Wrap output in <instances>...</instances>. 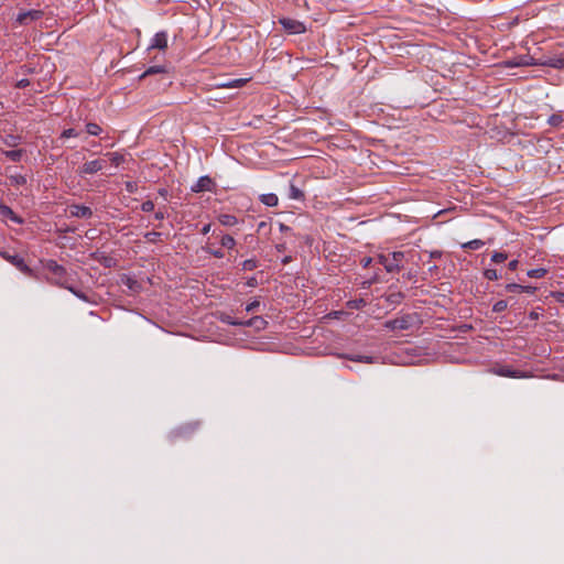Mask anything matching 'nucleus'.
Returning a JSON list of instances; mask_svg holds the SVG:
<instances>
[{
	"instance_id": "nucleus-50",
	"label": "nucleus",
	"mask_w": 564,
	"mask_h": 564,
	"mask_svg": "<svg viewBox=\"0 0 564 564\" xmlns=\"http://www.w3.org/2000/svg\"><path fill=\"white\" fill-rule=\"evenodd\" d=\"M154 218H155L156 220H163V219L165 218V214H164V212H162V210H158V212H155V214H154Z\"/></svg>"
},
{
	"instance_id": "nucleus-7",
	"label": "nucleus",
	"mask_w": 564,
	"mask_h": 564,
	"mask_svg": "<svg viewBox=\"0 0 564 564\" xmlns=\"http://www.w3.org/2000/svg\"><path fill=\"white\" fill-rule=\"evenodd\" d=\"M279 23L282 25L283 30L289 34H301L306 31L304 23L295 19L281 18L279 19Z\"/></svg>"
},
{
	"instance_id": "nucleus-33",
	"label": "nucleus",
	"mask_w": 564,
	"mask_h": 564,
	"mask_svg": "<svg viewBox=\"0 0 564 564\" xmlns=\"http://www.w3.org/2000/svg\"><path fill=\"white\" fill-rule=\"evenodd\" d=\"M66 290H68L70 293H73L76 297H78L85 302H89L88 296L84 292L75 289L73 285L69 284L68 288H66Z\"/></svg>"
},
{
	"instance_id": "nucleus-35",
	"label": "nucleus",
	"mask_w": 564,
	"mask_h": 564,
	"mask_svg": "<svg viewBox=\"0 0 564 564\" xmlns=\"http://www.w3.org/2000/svg\"><path fill=\"white\" fill-rule=\"evenodd\" d=\"M162 234L159 231H150L144 235L148 242L155 243L161 238Z\"/></svg>"
},
{
	"instance_id": "nucleus-23",
	"label": "nucleus",
	"mask_w": 564,
	"mask_h": 564,
	"mask_svg": "<svg viewBox=\"0 0 564 564\" xmlns=\"http://www.w3.org/2000/svg\"><path fill=\"white\" fill-rule=\"evenodd\" d=\"M22 141V137L19 134H7L3 138V143L9 148L18 147Z\"/></svg>"
},
{
	"instance_id": "nucleus-44",
	"label": "nucleus",
	"mask_w": 564,
	"mask_h": 564,
	"mask_svg": "<svg viewBox=\"0 0 564 564\" xmlns=\"http://www.w3.org/2000/svg\"><path fill=\"white\" fill-rule=\"evenodd\" d=\"M259 306H260V302L259 301H253V302L247 304L246 312H248V313L254 312V311H257V308Z\"/></svg>"
},
{
	"instance_id": "nucleus-1",
	"label": "nucleus",
	"mask_w": 564,
	"mask_h": 564,
	"mask_svg": "<svg viewBox=\"0 0 564 564\" xmlns=\"http://www.w3.org/2000/svg\"><path fill=\"white\" fill-rule=\"evenodd\" d=\"M41 264L44 270L51 273V276H46V281L55 286L66 289L69 283V274L65 267L58 264L53 259L41 260Z\"/></svg>"
},
{
	"instance_id": "nucleus-42",
	"label": "nucleus",
	"mask_w": 564,
	"mask_h": 564,
	"mask_svg": "<svg viewBox=\"0 0 564 564\" xmlns=\"http://www.w3.org/2000/svg\"><path fill=\"white\" fill-rule=\"evenodd\" d=\"M11 181L15 185H24V184H26V177L23 176V175H20V174L11 176Z\"/></svg>"
},
{
	"instance_id": "nucleus-24",
	"label": "nucleus",
	"mask_w": 564,
	"mask_h": 564,
	"mask_svg": "<svg viewBox=\"0 0 564 564\" xmlns=\"http://www.w3.org/2000/svg\"><path fill=\"white\" fill-rule=\"evenodd\" d=\"M289 198L294 200H303L304 193L297 186L291 183L289 187Z\"/></svg>"
},
{
	"instance_id": "nucleus-10",
	"label": "nucleus",
	"mask_w": 564,
	"mask_h": 564,
	"mask_svg": "<svg viewBox=\"0 0 564 564\" xmlns=\"http://www.w3.org/2000/svg\"><path fill=\"white\" fill-rule=\"evenodd\" d=\"M508 67H521V66H539V59H535L531 55H520L512 59L507 61Z\"/></svg>"
},
{
	"instance_id": "nucleus-15",
	"label": "nucleus",
	"mask_w": 564,
	"mask_h": 564,
	"mask_svg": "<svg viewBox=\"0 0 564 564\" xmlns=\"http://www.w3.org/2000/svg\"><path fill=\"white\" fill-rule=\"evenodd\" d=\"M0 216L8 218L18 225H22L24 223L22 217L17 215L11 207L4 204H0Z\"/></svg>"
},
{
	"instance_id": "nucleus-48",
	"label": "nucleus",
	"mask_w": 564,
	"mask_h": 564,
	"mask_svg": "<svg viewBox=\"0 0 564 564\" xmlns=\"http://www.w3.org/2000/svg\"><path fill=\"white\" fill-rule=\"evenodd\" d=\"M372 262V259L370 257H365L360 260V264L364 267V268H368Z\"/></svg>"
},
{
	"instance_id": "nucleus-45",
	"label": "nucleus",
	"mask_w": 564,
	"mask_h": 564,
	"mask_svg": "<svg viewBox=\"0 0 564 564\" xmlns=\"http://www.w3.org/2000/svg\"><path fill=\"white\" fill-rule=\"evenodd\" d=\"M389 258H390V256L379 254L378 261L380 264H382L386 268V265L388 264Z\"/></svg>"
},
{
	"instance_id": "nucleus-34",
	"label": "nucleus",
	"mask_w": 564,
	"mask_h": 564,
	"mask_svg": "<svg viewBox=\"0 0 564 564\" xmlns=\"http://www.w3.org/2000/svg\"><path fill=\"white\" fill-rule=\"evenodd\" d=\"M547 122L552 127H557L563 122V117L560 113H554L549 117Z\"/></svg>"
},
{
	"instance_id": "nucleus-27",
	"label": "nucleus",
	"mask_w": 564,
	"mask_h": 564,
	"mask_svg": "<svg viewBox=\"0 0 564 564\" xmlns=\"http://www.w3.org/2000/svg\"><path fill=\"white\" fill-rule=\"evenodd\" d=\"M166 72V68L165 66L163 65H155V66H150L147 68V70L141 75V78H144L147 76H150V75H154V74H161V73H165Z\"/></svg>"
},
{
	"instance_id": "nucleus-12",
	"label": "nucleus",
	"mask_w": 564,
	"mask_h": 564,
	"mask_svg": "<svg viewBox=\"0 0 564 564\" xmlns=\"http://www.w3.org/2000/svg\"><path fill=\"white\" fill-rule=\"evenodd\" d=\"M268 322L262 316H253L248 321L242 322H229V325L232 326H246L253 327L257 330H262L265 328Z\"/></svg>"
},
{
	"instance_id": "nucleus-9",
	"label": "nucleus",
	"mask_w": 564,
	"mask_h": 564,
	"mask_svg": "<svg viewBox=\"0 0 564 564\" xmlns=\"http://www.w3.org/2000/svg\"><path fill=\"white\" fill-rule=\"evenodd\" d=\"M191 191L193 193L215 192L216 183L208 175H204L200 176L194 185H192Z\"/></svg>"
},
{
	"instance_id": "nucleus-31",
	"label": "nucleus",
	"mask_w": 564,
	"mask_h": 564,
	"mask_svg": "<svg viewBox=\"0 0 564 564\" xmlns=\"http://www.w3.org/2000/svg\"><path fill=\"white\" fill-rule=\"evenodd\" d=\"M546 273H547L546 269H544V268H536V269L529 270L527 274H528L529 278H532V279H541Z\"/></svg>"
},
{
	"instance_id": "nucleus-5",
	"label": "nucleus",
	"mask_w": 564,
	"mask_h": 564,
	"mask_svg": "<svg viewBox=\"0 0 564 564\" xmlns=\"http://www.w3.org/2000/svg\"><path fill=\"white\" fill-rule=\"evenodd\" d=\"M0 257L14 265L20 272L28 276H33V270L25 263L19 254H10L8 251L0 250Z\"/></svg>"
},
{
	"instance_id": "nucleus-22",
	"label": "nucleus",
	"mask_w": 564,
	"mask_h": 564,
	"mask_svg": "<svg viewBox=\"0 0 564 564\" xmlns=\"http://www.w3.org/2000/svg\"><path fill=\"white\" fill-rule=\"evenodd\" d=\"M219 242L221 247L227 248L229 250L234 249L237 245L235 238L228 234H221Z\"/></svg>"
},
{
	"instance_id": "nucleus-49",
	"label": "nucleus",
	"mask_w": 564,
	"mask_h": 564,
	"mask_svg": "<svg viewBox=\"0 0 564 564\" xmlns=\"http://www.w3.org/2000/svg\"><path fill=\"white\" fill-rule=\"evenodd\" d=\"M518 264H519V261H518V260H512V261H510V262L508 263V269H509L510 271H514V270H517Z\"/></svg>"
},
{
	"instance_id": "nucleus-51",
	"label": "nucleus",
	"mask_w": 564,
	"mask_h": 564,
	"mask_svg": "<svg viewBox=\"0 0 564 564\" xmlns=\"http://www.w3.org/2000/svg\"><path fill=\"white\" fill-rule=\"evenodd\" d=\"M257 284H258V281L254 276L248 279V281H247L248 286L254 288V286H257Z\"/></svg>"
},
{
	"instance_id": "nucleus-32",
	"label": "nucleus",
	"mask_w": 564,
	"mask_h": 564,
	"mask_svg": "<svg viewBox=\"0 0 564 564\" xmlns=\"http://www.w3.org/2000/svg\"><path fill=\"white\" fill-rule=\"evenodd\" d=\"M258 268V261L256 259H248L241 262L242 271H252Z\"/></svg>"
},
{
	"instance_id": "nucleus-36",
	"label": "nucleus",
	"mask_w": 564,
	"mask_h": 564,
	"mask_svg": "<svg viewBox=\"0 0 564 564\" xmlns=\"http://www.w3.org/2000/svg\"><path fill=\"white\" fill-rule=\"evenodd\" d=\"M508 259V254L506 252H494L491 256V261L495 263H501Z\"/></svg>"
},
{
	"instance_id": "nucleus-20",
	"label": "nucleus",
	"mask_w": 564,
	"mask_h": 564,
	"mask_svg": "<svg viewBox=\"0 0 564 564\" xmlns=\"http://www.w3.org/2000/svg\"><path fill=\"white\" fill-rule=\"evenodd\" d=\"M384 299L391 305H399L404 300V294L402 292H391Z\"/></svg>"
},
{
	"instance_id": "nucleus-60",
	"label": "nucleus",
	"mask_w": 564,
	"mask_h": 564,
	"mask_svg": "<svg viewBox=\"0 0 564 564\" xmlns=\"http://www.w3.org/2000/svg\"><path fill=\"white\" fill-rule=\"evenodd\" d=\"M429 271H430L431 273H433V272H437V271H438V268H437V265L433 264V265H431V267L429 268Z\"/></svg>"
},
{
	"instance_id": "nucleus-43",
	"label": "nucleus",
	"mask_w": 564,
	"mask_h": 564,
	"mask_svg": "<svg viewBox=\"0 0 564 564\" xmlns=\"http://www.w3.org/2000/svg\"><path fill=\"white\" fill-rule=\"evenodd\" d=\"M77 135H78V132L75 129L69 128L62 132L61 138H73V137H77Z\"/></svg>"
},
{
	"instance_id": "nucleus-3",
	"label": "nucleus",
	"mask_w": 564,
	"mask_h": 564,
	"mask_svg": "<svg viewBox=\"0 0 564 564\" xmlns=\"http://www.w3.org/2000/svg\"><path fill=\"white\" fill-rule=\"evenodd\" d=\"M199 423L198 422H187L184 423L169 434V438L172 442H176L177 440H186L189 438L192 435L195 434V432L198 430Z\"/></svg>"
},
{
	"instance_id": "nucleus-63",
	"label": "nucleus",
	"mask_w": 564,
	"mask_h": 564,
	"mask_svg": "<svg viewBox=\"0 0 564 564\" xmlns=\"http://www.w3.org/2000/svg\"><path fill=\"white\" fill-rule=\"evenodd\" d=\"M165 193H166V191H165V189H163V191H161V192H160V194H161V195H164Z\"/></svg>"
},
{
	"instance_id": "nucleus-26",
	"label": "nucleus",
	"mask_w": 564,
	"mask_h": 564,
	"mask_svg": "<svg viewBox=\"0 0 564 564\" xmlns=\"http://www.w3.org/2000/svg\"><path fill=\"white\" fill-rule=\"evenodd\" d=\"M105 156H107L115 166H119L124 161V156L118 152H108Z\"/></svg>"
},
{
	"instance_id": "nucleus-17",
	"label": "nucleus",
	"mask_w": 564,
	"mask_h": 564,
	"mask_svg": "<svg viewBox=\"0 0 564 564\" xmlns=\"http://www.w3.org/2000/svg\"><path fill=\"white\" fill-rule=\"evenodd\" d=\"M217 219L225 227H232L238 224V218L231 214H220Z\"/></svg>"
},
{
	"instance_id": "nucleus-13",
	"label": "nucleus",
	"mask_w": 564,
	"mask_h": 564,
	"mask_svg": "<svg viewBox=\"0 0 564 564\" xmlns=\"http://www.w3.org/2000/svg\"><path fill=\"white\" fill-rule=\"evenodd\" d=\"M167 47V34L164 31L158 32L151 40L149 50L158 48L164 51Z\"/></svg>"
},
{
	"instance_id": "nucleus-38",
	"label": "nucleus",
	"mask_w": 564,
	"mask_h": 564,
	"mask_svg": "<svg viewBox=\"0 0 564 564\" xmlns=\"http://www.w3.org/2000/svg\"><path fill=\"white\" fill-rule=\"evenodd\" d=\"M508 307V302L505 301V300H500V301H497L494 306H492V311L495 313H501L503 312L506 308Z\"/></svg>"
},
{
	"instance_id": "nucleus-56",
	"label": "nucleus",
	"mask_w": 564,
	"mask_h": 564,
	"mask_svg": "<svg viewBox=\"0 0 564 564\" xmlns=\"http://www.w3.org/2000/svg\"><path fill=\"white\" fill-rule=\"evenodd\" d=\"M268 226V224L265 221H261L259 225H258V231L264 229L265 227Z\"/></svg>"
},
{
	"instance_id": "nucleus-57",
	"label": "nucleus",
	"mask_w": 564,
	"mask_h": 564,
	"mask_svg": "<svg viewBox=\"0 0 564 564\" xmlns=\"http://www.w3.org/2000/svg\"><path fill=\"white\" fill-rule=\"evenodd\" d=\"M280 230L281 231H289V230H291V228L289 226L284 225V224H280Z\"/></svg>"
},
{
	"instance_id": "nucleus-39",
	"label": "nucleus",
	"mask_w": 564,
	"mask_h": 564,
	"mask_svg": "<svg viewBox=\"0 0 564 564\" xmlns=\"http://www.w3.org/2000/svg\"><path fill=\"white\" fill-rule=\"evenodd\" d=\"M153 209H154V203L150 199H148L141 204V210L144 213H150Z\"/></svg>"
},
{
	"instance_id": "nucleus-18",
	"label": "nucleus",
	"mask_w": 564,
	"mask_h": 564,
	"mask_svg": "<svg viewBox=\"0 0 564 564\" xmlns=\"http://www.w3.org/2000/svg\"><path fill=\"white\" fill-rule=\"evenodd\" d=\"M259 199L263 205H265L268 207H274L279 203L278 196L273 193L262 194V195H260Z\"/></svg>"
},
{
	"instance_id": "nucleus-47",
	"label": "nucleus",
	"mask_w": 564,
	"mask_h": 564,
	"mask_svg": "<svg viewBox=\"0 0 564 564\" xmlns=\"http://www.w3.org/2000/svg\"><path fill=\"white\" fill-rule=\"evenodd\" d=\"M536 291L535 286L522 285L521 292L533 294Z\"/></svg>"
},
{
	"instance_id": "nucleus-30",
	"label": "nucleus",
	"mask_w": 564,
	"mask_h": 564,
	"mask_svg": "<svg viewBox=\"0 0 564 564\" xmlns=\"http://www.w3.org/2000/svg\"><path fill=\"white\" fill-rule=\"evenodd\" d=\"M86 131L90 135H99L102 131L101 127L95 122H88L86 124Z\"/></svg>"
},
{
	"instance_id": "nucleus-40",
	"label": "nucleus",
	"mask_w": 564,
	"mask_h": 564,
	"mask_svg": "<svg viewBox=\"0 0 564 564\" xmlns=\"http://www.w3.org/2000/svg\"><path fill=\"white\" fill-rule=\"evenodd\" d=\"M204 250L217 259H223L225 257V253L221 249L213 250L209 248H204Z\"/></svg>"
},
{
	"instance_id": "nucleus-4",
	"label": "nucleus",
	"mask_w": 564,
	"mask_h": 564,
	"mask_svg": "<svg viewBox=\"0 0 564 564\" xmlns=\"http://www.w3.org/2000/svg\"><path fill=\"white\" fill-rule=\"evenodd\" d=\"M489 372L500 376V377H508V378H529L531 377V373L523 370H516L511 366L508 365H495L490 368Z\"/></svg>"
},
{
	"instance_id": "nucleus-58",
	"label": "nucleus",
	"mask_w": 564,
	"mask_h": 564,
	"mask_svg": "<svg viewBox=\"0 0 564 564\" xmlns=\"http://www.w3.org/2000/svg\"><path fill=\"white\" fill-rule=\"evenodd\" d=\"M291 261H292V258H291L290 256H286V257H284V258L282 259V263H283V264H288V263H290Z\"/></svg>"
},
{
	"instance_id": "nucleus-2",
	"label": "nucleus",
	"mask_w": 564,
	"mask_h": 564,
	"mask_svg": "<svg viewBox=\"0 0 564 564\" xmlns=\"http://www.w3.org/2000/svg\"><path fill=\"white\" fill-rule=\"evenodd\" d=\"M419 323L415 314H405L401 317L387 321L384 327L390 330H408Z\"/></svg>"
},
{
	"instance_id": "nucleus-61",
	"label": "nucleus",
	"mask_w": 564,
	"mask_h": 564,
	"mask_svg": "<svg viewBox=\"0 0 564 564\" xmlns=\"http://www.w3.org/2000/svg\"><path fill=\"white\" fill-rule=\"evenodd\" d=\"M28 85V80L25 79H22L21 82H19V87H25Z\"/></svg>"
},
{
	"instance_id": "nucleus-28",
	"label": "nucleus",
	"mask_w": 564,
	"mask_h": 564,
	"mask_svg": "<svg viewBox=\"0 0 564 564\" xmlns=\"http://www.w3.org/2000/svg\"><path fill=\"white\" fill-rule=\"evenodd\" d=\"M485 245V242L480 239H474V240H470L468 242H465L462 245V248L463 249H467V250H478L480 249L482 246Z\"/></svg>"
},
{
	"instance_id": "nucleus-62",
	"label": "nucleus",
	"mask_w": 564,
	"mask_h": 564,
	"mask_svg": "<svg viewBox=\"0 0 564 564\" xmlns=\"http://www.w3.org/2000/svg\"><path fill=\"white\" fill-rule=\"evenodd\" d=\"M406 279L411 280L413 278V274L411 272H409L406 275H405Z\"/></svg>"
},
{
	"instance_id": "nucleus-8",
	"label": "nucleus",
	"mask_w": 564,
	"mask_h": 564,
	"mask_svg": "<svg viewBox=\"0 0 564 564\" xmlns=\"http://www.w3.org/2000/svg\"><path fill=\"white\" fill-rule=\"evenodd\" d=\"M43 14L42 10L23 11L17 15L15 23L19 25H30L32 22L40 20Z\"/></svg>"
},
{
	"instance_id": "nucleus-6",
	"label": "nucleus",
	"mask_w": 564,
	"mask_h": 564,
	"mask_svg": "<svg viewBox=\"0 0 564 564\" xmlns=\"http://www.w3.org/2000/svg\"><path fill=\"white\" fill-rule=\"evenodd\" d=\"M105 166V159H96L93 161L85 162L82 166H79V169L77 170V174L80 177H84L85 175H91L100 172Z\"/></svg>"
},
{
	"instance_id": "nucleus-52",
	"label": "nucleus",
	"mask_w": 564,
	"mask_h": 564,
	"mask_svg": "<svg viewBox=\"0 0 564 564\" xmlns=\"http://www.w3.org/2000/svg\"><path fill=\"white\" fill-rule=\"evenodd\" d=\"M210 228H212V225L210 224H206L203 226V228L200 229V232L203 235H207L209 231H210Z\"/></svg>"
},
{
	"instance_id": "nucleus-14",
	"label": "nucleus",
	"mask_w": 564,
	"mask_h": 564,
	"mask_svg": "<svg viewBox=\"0 0 564 564\" xmlns=\"http://www.w3.org/2000/svg\"><path fill=\"white\" fill-rule=\"evenodd\" d=\"M69 213L70 216L76 218H90L93 215L90 207L77 204L70 205Z\"/></svg>"
},
{
	"instance_id": "nucleus-41",
	"label": "nucleus",
	"mask_w": 564,
	"mask_h": 564,
	"mask_svg": "<svg viewBox=\"0 0 564 564\" xmlns=\"http://www.w3.org/2000/svg\"><path fill=\"white\" fill-rule=\"evenodd\" d=\"M522 285L518 283H509L506 285V291L510 293L521 292Z\"/></svg>"
},
{
	"instance_id": "nucleus-21",
	"label": "nucleus",
	"mask_w": 564,
	"mask_h": 564,
	"mask_svg": "<svg viewBox=\"0 0 564 564\" xmlns=\"http://www.w3.org/2000/svg\"><path fill=\"white\" fill-rule=\"evenodd\" d=\"M248 82H249V78H238V79H232V80H228V82L221 83V84H219V87H223V88H238V87H242Z\"/></svg>"
},
{
	"instance_id": "nucleus-29",
	"label": "nucleus",
	"mask_w": 564,
	"mask_h": 564,
	"mask_svg": "<svg viewBox=\"0 0 564 564\" xmlns=\"http://www.w3.org/2000/svg\"><path fill=\"white\" fill-rule=\"evenodd\" d=\"M347 359L356 362H365V364H372L373 357L371 356H365V355H350L346 357Z\"/></svg>"
},
{
	"instance_id": "nucleus-46",
	"label": "nucleus",
	"mask_w": 564,
	"mask_h": 564,
	"mask_svg": "<svg viewBox=\"0 0 564 564\" xmlns=\"http://www.w3.org/2000/svg\"><path fill=\"white\" fill-rule=\"evenodd\" d=\"M442 254H443V253H442V251H440V250H433V251H430V252H429V258H430V260H432V259H438V258H441V257H442Z\"/></svg>"
},
{
	"instance_id": "nucleus-16",
	"label": "nucleus",
	"mask_w": 564,
	"mask_h": 564,
	"mask_svg": "<svg viewBox=\"0 0 564 564\" xmlns=\"http://www.w3.org/2000/svg\"><path fill=\"white\" fill-rule=\"evenodd\" d=\"M539 66H550L553 68H563L564 67V58L563 57H550L544 59H539Z\"/></svg>"
},
{
	"instance_id": "nucleus-55",
	"label": "nucleus",
	"mask_w": 564,
	"mask_h": 564,
	"mask_svg": "<svg viewBox=\"0 0 564 564\" xmlns=\"http://www.w3.org/2000/svg\"><path fill=\"white\" fill-rule=\"evenodd\" d=\"M275 248L279 252H283V251H285L286 246H285V243H279L275 246Z\"/></svg>"
},
{
	"instance_id": "nucleus-53",
	"label": "nucleus",
	"mask_w": 564,
	"mask_h": 564,
	"mask_svg": "<svg viewBox=\"0 0 564 564\" xmlns=\"http://www.w3.org/2000/svg\"><path fill=\"white\" fill-rule=\"evenodd\" d=\"M221 321L227 324H229V322H240L239 319L232 318L229 315H226L225 317H223Z\"/></svg>"
},
{
	"instance_id": "nucleus-19",
	"label": "nucleus",
	"mask_w": 564,
	"mask_h": 564,
	"mask_svg": "<svg viewBox=\"0 0 564 564\" xmlns=\"http://www.w3.org/2000/svg\"><path fill=\"white\" fill-rule=\"evenodd\" d=\"M24 150L23 149H18V150H7V151H3V154L7 159H9L10 161L12 162H20L23 154H24Z\"/></svg>"
},
{
	"instance_id": "nucleus-37",
	"label": "nucleus",
	"mask_w": 564,
	"mask_h": 564,
	"mask_svg": "<svg viewBox=\"0 0 564 564\" xmlns=\"http://www.w3.org/2000/svg\"><path fill=\"white\" fill-rule=\"evenodd\" d=\"M484 276L487 280H490V281H495V280H498L500 278V275L498 274L496 269H486L484 271Z\"/></svg>"
},
{
	"instance_id": "nucleus-59",
	"label": "nucleus",
	"mask_w": 564,
	"mask_h": 564,
	"mask_svg": "<svg viewBox=\"0 0 564 564\" xmlns=\"http://www.w3.org/2000/svg\"><path fill=\"white\" fill-rule=\"evenodd\" d=\"M133 186H134V184H133V183H131V182H128V183H127V185H126V187H127V189H128L129 192H132V191H133Z\"/></svg>"
},
{
	"instance_id": "nucleus-54",
	"label": "nucleus",
	"mask_w": 564,
	"mask_h": 564,
	"mask_svg": "<svg viewBox=\"0 0 564 564\" xmlns=\"http://www.w3.org/2000/svg\"><path fill=\"white\" fill-rule=\"evenodd\" d=\"M529 318H530L531 321H536V319L539 318V313H536V312H534V311L530 312V314H529Z\"/></svg>"
},
{
	"instance_id": "nucleus-25",
	"label": "nucleus",
	"mask_w": 564,
	"mask_h": 564,
	"mask_svg": "<svg viewBox=\"0 0 564 564\" xmlns=\"http://www.w3.org/2000/svg\"><path fill=\"white\" fill-rule=\"evenodd\" d=\"M121 281H122V284L126 285L132 292H138L140 290L139 282L130 276L126 275L122 278Z\"/></svg>"
},
{
	"instance_id": "nucleus-11",
	"label": "nucleus",
	"mask_w": 564,
	"mask_h": 564,
	"mask_svg": "<svg viewBox=\"0 0 564 564\" xmlns=\"http://www.w3.org/2000/svg\"><path fill=\"white\" fill-rule=\"evenodd\" d=\"M404 259V253L402 251H394L390 254L388 264L386 265V271L388 273L399 272L402 268V261Z\"/></svg>"
}]
</instances>
